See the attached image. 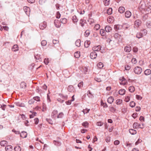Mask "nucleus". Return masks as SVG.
<instances>
[{
	"mask_svg": "<svg viewBox=\"0 0 151 151\" xmlns=\"http://www.w3.org/2000/svg\"><path fill=\"white\" fill-rule=\"evenodd\" d=\"M87 93V95L89 98H92L93 97V95L91 94L90 91H88Z\"/></svg>",
	"mask_w": 151,
	"mask_h": 151,
	"instance_id": "37998d69",
	"label": "nucleus"
},
{
	"mask_svg": "<svg viewBox=\"0 0 151 151\" xmlns=\"http://www.w3.org/2000/svg\"><path fill=\"white\" fill-rule=\"evenodd\" d=\"M8 142L7 141L3 140L0 142V145L3 147L6 146L7 145Z\"/></svg>",
	"mask_w": 151,
	"mask_h": 151,
	"instance_id": "1a4fd4ad",
	"label": "nucleus"
},
{
	"mask_svg": "<svg viewBox=\"0 0 151 151\" xmlns=\"http://www.w3.org/2000/svg\"><path fill=\"white\" fill-rule=\"evenodd\" d=\"M118 11L120 13H122L125 11V8L123 6H120L119 8Z\"/></svg>",
	"mask_w": 151,
	"mask_h": 151,
	"instance_id": "dca6fc26",
	"label": "nucleus"
},
{
	"mask_svg": "<svg viewBox=\"0 0 151 151\" xmlns=\"http://www.w3.org/2000/svg\"><path fill=\"white\" fill-rule=\"evenodd\" d=\"M125 92V90L124 89H121L119 91V94L121 95L124 94Z\"/></svg>",
	"mask_w": 151,
	"mask_h": 151,
	"instance_id": "b1692460",
	"label": "nucleus"
},
{
	"mask_svg": "<svg viewBox=\"0 0 151 151\" xmlns=\"http://www.w3.org/2000/svg\"><path fill=\"white\" fill-rule=\"evenodd\" d=\"M46 120L49 124H53V122L51 119H46Z\"/></svg>",
	"mask_w": 151,
	"mask_h": 151,
	"instance_id": "052dcab7",
	"label": "nucleus"
},
{
	"mask_svg": "<svg viewBox=\"0 0 151 151\" xmlns=\"http://www.w3.org/2000/svg\"><path fill=\"white\" fill-rule=\"evenodd\" d=\"M142 22L140 20L137 19L134 22V26L137 27L141 25Z\"/></svg>",
	"mask_w": 151,
	"mask_h": 151,
	"instance_id": "7ed1b4c3",
	"label": "nucleus"
},
{
	"mask_svg": "<svg viewBox=\"0 0 151 151\" xmlns=\"http://www.w3.org/2000/svg\"><path fill=\"white\" fill-rule=\"evenodd\" d=\"M124 50L125 52H128L131 51V49L130 47L126 46L125 47Z\"/></svg>",
	"mask_w": 151,
	"mask_h": 151,
	"instance_id": "6ab92c4d",
	"label": "nucleus"
},
{
	"mask_svg": "<svg viewBox=\"0 0 151 151\" xmlns=\"http://www.w3.org/2000/svg\"><path fill=\"white\" fill-rule=\"evenodd\" d=\"M27 135V133L25 131H22L20 133V136L22 138H26Z\"/></svg>",
	"mask_w": 151,
	"mask_h": 151,
	"instance_id": "9d476101",
	"label": "nucleus"
},
{
	"mask_svg": "<svg viewBox=\"0 0 151 151\" xmlns=\"http://www.w3.org/2000/svg\"><path fill=\"white\" fill-rule=\"evenodd\" d=\"M74 57L76 58H78L80 56V52L78 51L75 52L74 54Z\"/></svg>",
	"mask_w": 151,
	"mask_h": 151,
	"instance_id": "f704fd0d",
	"label": "nucleus"
},
{
	"mask_svg": "<svg viewBox=\"0 0 151 151\" xmlns=\"http://www.w3.org/2000/svg\"><path fill=\"white\" fill-rule=\"evenodd\" d=\"M147 26L148 28H151V21L147 23Z\"/></svg>",
	"mask_w": 151,
	"mask_h": 151,
	"instance_id": "e2e57ef3",
	"label": "nucleus"
},
{
	"mask_svg": "<svg viewBox=\"0 0 151 151\" xmlns=\"http://www.w3.org/2000/svg\"><path fill=\"white\" fill-rule=\"evenodd\" d=\"M83 71L85 74H86V73L88 71V69L87 68L84 67L83 68Z\"/></svg>",
	"mask_w": 151,
	"mask_h": 151,
	"instance_id": "de8ad7c7",
	"label": "nucleus"
},
{
	"mask_svg": "<svg viewBox=\"0 0 151 151\" xmlns=\"http://www.w3.org/2000/svg\"><path fill=\"white\" fill-rule=\"evenodd\" d=\"M46 1V0H40L39 2L40 4L43 5L44 4Z\"/></svg>",
	"mask_w": 151,
	"mask_h": 151,
	"instance_id": "a18cd8bd",
	"label": "nucleus"
},
{
	"mask_svg": "<svg viewBox=\"0 0 151 151\" xmlns=\"http://www.w3.org/2000/svg\"><path fill=\"white\" fill-rule=\"evenodd\" d=\"M147 31L145 29H144L141 31V32L142 34V35H145L147 33Z\"/></svg>",
	"mask_w": 151,
	"mask_h": 151,
	"instance_id": "a19ab883",
	"label": "nucleus"
},
{
	"mask_svg": "<svg viewBox=\"0 0 151 151\" xmlns=\"http://www.w3.org/2000/svg\"><path fill=\"white\" fill-rule=\"evenodd\" d=\"M35 58L36 60H39L41 59V57L40 55L37 54L36 55H35Z\"/></svg>",
	"mask_w": 151,
	"mask_h": 151,
	"instance_id": "c03bdc74",
	"label": "nucleus"
},
{
	"mask_svg": "<svg viewBox=\"0 0 151 151\" xmlns=\"http://www.w3.org/2000/svg\"><path fill=\"white\" fill-rule=\"evenodd\" d=\"M15 151H21V148L19 146H17L14 148Z\"/></svg>",
	"mask_w": 151,
	"mask_h": 151,
	"instance_id": "473e14b6",
	"label": "nucleus"
},
{
	"mask_svg": "<svg viewBox=\"0 0 151 151\" xmlns=\"http://www.w3.org/2000/svg\"><path fill=\"white\" fill-rule=\"evenodd\" d=\"M131 12L129 11H126L125 13V16L126 18H129L131 16Z\"/></svg>",
	"mask_w": 151,
	"mask_h": 151,
	"instance_id": "6e6552de",
	"label": "nucleus"
},
{
	"mask_svg": "<svg viewBox=\"0 0 151 151\" xmlns=\"http://www.w3.org/2000/svg\"><path fill=\"white\" fill-rule=\"evenodd\" d=\"M73 87L72 85H70L68 87V90L70 92H71L73 91Z\"/></svg>",
	"mask_w": 151,
	"mask_h": 151,
	"instance_id": "412c9836",
	"label": "nucleus"
},
{
	"mask_svg": "<svg viewBox=\"0 0 151 151\" xmlns=\"http://www.w3.org/2000/svg\"><path fill=\"white\" fill-rule=\"evenodd\" d=\"M94 79L95 81L99 82H100L102 81L99 77H96Z\"/></svg>",
	"mask_w": 151,
	"mask_h": 151,
	"instance_id": "864d4df0",
	"label": "nucleus"
},
{
	"mask_svg": "<svg viewBox=\"0 0 151 151\" xmlns=\"http://www.w3.org/2000/svg\"><path fill=\"white\" fill-rule=\"evenodd\" d=\"M114 100V98L112 96L109 97L107 99V101L109 104H112Z\"/></svg>",
	"mask_w": 151,
	"mask_h": 151,
	"instance_id": "ddd939ff",
	"label": "nucleus"
},
{
	"mask_svg": "<svg viewBox=\"0 0 151 151\" xmlns=\"http://www.w3.org/2000/svg\"><path fill=\"white\" fill-rule=\"evenodd\" d=\"M97 56V53L94 51L91 52L90 54V57L92 59H94Z\"/></svg>",
	"mask_w": 151,
	"mask_h": 151,
	"instance_id": "20e7f679",
	"label": "nucleus"
},
{
	"mask_svg": "<svg viewBox=\"0 0 151 151\" xmlns=\"http://www.w3.org/2000/svg\"><path fill=\"white\" fill-rule=\"evenodd\" d=\"M47 27V23L45 22H44L41 23L39 25V27L40 29H44Z\"/></svg>",
	"mask_w": 151,
	"mask_h": 151,
	"instance_id": "f03ea898",
	"label": "nucleus"
},
{
	"mask_svg": "<svg viewBox=\"0 0 151 151\" xmlns=\"http://www.w3.org/2000/svg\"><path fill=\"white\" fill-rule=\"evenodd\" d=\"M5 149L6 151H12V146L11 145H7Z\"/></svg>",
	"mask_w": 151,
	"mask_h": 151,
	"instance_id": "f8f14e48",
	"label": "nucleus"
},
{
	"mask_svg": "<svg viewBox=\"0 0 151 151\" xmlns=\"http://www.w3.org/2000/svg\"><path fill=\"white\" fill-rule=\"evenodd\" d=\"M101 105L104 108H107L108 107V105L106 103L103 102L102 101L101 102Z\"/></svg>",
	"mask_w": 151,
	"mask_h": 151,
	"instance_id": "3c124183",
	"label": "nucleus"
},
{
	"mask_svg": "<svg viewBox=\"0 0 151 151\" xmlns=\"http://www.w3.org/2000/svg\"><path fill=\"white\" fill-rule=\"evenodd\" d=\"M112 9L111 8H109L107 10V13L109 15H110L112 14Z\"/></svg>",
	"mask_w": 151,
	"mask_h": 151,
	"instance_id": "4c0bfd02",
	"label": "nucleus"
},
{
	"mask_svg": "<svg viewBox=\"0 0 151 151\" xmlns=\"http://www.w3.org/2000/svg\"><path fill=\"white\" fill-rule=\"evenodd\" d=\"M12 50L14 52L17 51L19 50V47L17 45H14L12 47Z\"/></svg>",
	"mask_w": 151,
	"mask_h": 151,
	"instance_id": "9b49d317",
	"label": "nucleus"
},
{
	"mask_svg": "<svg viewBox=\"0 0 151 151\" xmlns=\"http://www.w3.org/2000/svg\"><path fill=\"white\" fill-rule=\"evenodd\" d=\"M103 64L101 62H100L97 64V67L99 68H101L103 67Z\"/></svg>",
	"mask_w": 151,
	"mask_h": 151,
	"instance_id": "c756f323",
	"label": "nucleus"
},
{
	"mask_svg": "<svg viewBox=\"0 0 151 151\" xmlns=\"http://www.w3.org/2000/svg\"><path fill=\"white\" fill-rule=\"evenodd\" d=\"M82 125L85 128H87L88 127L89 124L87 122H83L82 124Z\"/></svg>",
	"mask_w": 151,
	"mask_h": 151,
	"instance_id": "a878e982",
	"label": "nucleus"
},
{
	"mask_svg": "<svg viewBox=\"0 0 151 151\" xmlns=\"http://www.w3.org/2000/svg\"><path fill=\"white\" fill-rule=\"evenodd\" d=\"M58 21V20H55L54 21V24L55 25V26L57 28H59L60 27V26L59 24H56L57 22Z\"/></svg>",
	"mask_w": 151,
	"mask_h": 151,
	"instance_id": "bf43d9fd",
	"label": "nucleus"
},
{
	"mask_svg": "<svg viewBox=\"0 0 151 151\" xmlns=\"http://www.w3.org/2000/svg\"><path fill=\"white\" fill-rule=\"evenodd\" d=\"M14 104L17 106L20 107H22L24 106V104L20 103L19 102H16L14 103Z\"/></svg>",
	"mask_w": 151,
	"mask_h": 151,
	"instance_id": "cd10ccee",
	"label": "nucleus"
},
{
	"mask_svg": "<svg viewBox=\"0 0 151 151\" xmlns=\"http://www.w3.org/2000/svg\"><path fill=\"white\" fill-rule=\"evenodd\" d=\"M129 132L131 134L133 135L137 133L136 131L134 129H130L129 130Z\"/></svg>",
	"mask_w": 151,
	"mask_h": 151,
	"instance_id": "5701e85b",
	"label": "nucleus"
},
{
	"mask_svg": "<svg viewBox=\"0 0 151 151\" xmlns=\"http://www.w3.org/2000/svg\"><path fill=\"white\" fill-rule=\"evenodd\" d=\"M90 33L89 30H87L85 31V34H84L85 36L86 37H87L89 35Z\"/></svg>",
	"mask_w": 151,
	"mask_h": 151,
	"instance_id": "09e8293b",
	"label": "nucleus"
},
{
	"mask_svg": "<svg viewBox=\"0 0 151 151\" xmlns=\"http://www.w3.org/2000/svg\"><path fill=\"white\" fill-rule=\"evenodd\" d=\"M33 99H32L31 100L29 101V104H31V103L34 102V100H36L37 101H40V97L38 96H35L33 97Z\"/></svg>",
	"mask_w": 151,
	"mask_h": 151,
	"instance_id": "39448f33",
	"label": "nucleus"
},
{
	"mask_svg": "<svg viewBox=\"0 0 151 151\" xmlns=\"http://www.w3.org/2000/svg\"><path fill=\"white\" fill-rule=\"evenodd\" d=\"M103 124V122H99L96 123V125L99 126H101Z\"/></svg>",
	"mask_w": 151,
	"mask_h": 151,
	"instance_id": "13d9d810",
	"label": "nucleus"
},
{
	"mask_svg": "<svg viewBox=\"0 0 151 151\" xmlns=\"http://www.w3.org/2000/svg\"><path fill=\"white\" fill-rule=\"evenodd\" d=\"M67 21V19L65 18L62 19H60L61 22L63 24H65Z\"/></svg>",
	"mask_w": 151,
	"mask_h": 151,
	"instance_id": "79ce46f5",
	"label": "nucleus"
},
{
	"mask_svg": "<svg viewBox=\"0 0 151 151\" xmlns=\"http://www.w3.org/2000/svg\"><path fill=\"white\" fill-rule=\"evenodd\" d=\"M34 122V123L36 124H38L39 122V119L38 118H36L33 119Z\"/></svg>",
	"mask_w": 151,
	"mask_h": 151,
	"instance_id": "0e129e2a",
	"label": "nucleus"
},
{
	"mask_svg": "<svg viewBox=\"0 0 151 151\" xmlns=\"http://www.w3.org/2000/svg\"><path fill=\"white\" fill-rule=\"evenodd\" d=\"M6 105H0V107L1 108V109L4 111L6 108Z\"/></svg>",
	"mask_w": 151,
	"mask_h": 151,
	"instance_id": "774afa93",
	"label": "nucleus"
},
{
	"mask_svg": "<svg viewBox=\"0 0 151 151\" xmlns=\"http://www.w3.org/2000/svg\"><path fill=\"white\" fill-rule=\"evenodd\" d=\"M75 44L77 46L79 47L81 45V40H77L75 42Z\"/></svg>",
	"mask_w": 151,
	"mask_h": 151,
	"instance_id": "bb28decb",
	"label": "nucleus"
},
{
	"mask_svg": "<svg viewBox=\"0 0 151 151\" xmlns=\"http://www.w3.org/2000/svg\"><path fill=\"white\" fill-rule=\"evenodd\" d=\"M91 43L90 41L89 40H87L85 42L84 46L85 47H88Z\"/></svg>",
	"mask_w": 151,
	"mask_h": 151,
	"instance_id": "f3484780",
	"label": "nucleus"
},
{
	"mask_svg": "<svg viewBox=\"0 0 151 151\" xmlns=\"http://www.w3.org/2000/svg\"><path fill=\"white\" fill-rule=\"evenodd\" d=\"M47 41L45 40H43L41 42V45L42 46H45L47 44Z\"/></svg>",
	"mask_w": 151,
	"mask_h": 151,
	"instance_id": "603ef678",
	"label": "nucleus"
},
{
	"mask_svg": "<svg viewBox=\"0 0 151 151\" xmlns=\"http://www.w3.org/2000/svg\"><path fill=\"white\" fill-rule=\"evenodd\" d=\"M30 112L32 113L31 114L29 115V117L30 118H32L34 117V116H36V112H33L32 113L31 111H30Z\"/></svg>",
	"mask_w": 151,
	"mask_h": 151,
	"instance_id": "c85d7f7f",
	"label": "nucleus"
},
{
	"mask_svg": "<svg viewBox=\"0 0 151 151\" xmlns=\"http://www.w3.org/2000/svg\"><path fill=\"white\" fill-rule=\"evenodd\" d=\"M143 37V35L141 32L137 33L136 35V37L139 39L142 37Z\"/></svg>",
	"mask_w": 151,
	"mask_h": 151,
	"instance_id": "c9c22d12",
	"label": "nucleus"
},
{
	"mask_svg": "<svg viewBox=\"0 0 151 151\" xmlns=\"http://www.w3.org/2000/svg\"><path fill=\"white\" fill-rule=\"evenodd\" d=\"M144 73L146 76L149 75L151 73V70L149 69H146L144 71Z\"/></svg>",
	"mask_w": 151,
	"mask_h": 151,
	"instance_id": "a211bd4d",
	"label": "nucleus"
},
{
	"mask_svg": "<svg viewBox=\"0 0 151 151\" xmlns=\"http://www.w3.org/2000/svg\"><path fill=\"white\" fill-rule=\"evenodd\" d=\"M86 22V21L85 20L81 19L80 20V24L81 25V26L82 27H83L84 25V24Z\"/></svg>",
	"mask_w": 151,
	"mask_h": 151,
	"instance_id": "4be33fe9",
	"label": "nucleus"
},
{
	"mask_svg": "<svg viewBox=\"0 0 151 151\" xmlns=\"http://www.w3.org/2000/svg\"><path fill=\"white\" fill-rule=\"evenodd\" d=\"M129 105L131 107H133L135 106V103L134 102L132 101L130 102Z\"/></svg>",
	"mask_w": 151,
	"mask_h": 151,
	"instance_id": "5fc2aeb1",
	"label": "nucleus"
},
{
	"mask_svg": "<svg viewBox=\"0 0 151 151\" xmlns=\"http://www.w3.org/2000/svg\"><path fill=\"white\" fill-rule=\"evenodd\" d=\"M73 22L74 23L77 22L78 21V19H77L76 17V16H74L72 18Z\"/></svg>",
	"mask_w": 151,
	"mask_h": 151,
	"instance_id": "ea45409f",
	"label": "nucleus"
},
{
	"mask_svg": "<svg viewBox=\"0 0 151 151\" xmlns=\"http://www.w3.org/2000/svg\"><path fill=\"white\" fill-rule=\"evenodd\" d=\"M83 82H80L78 84V86L80 88H81L83 86Z\"/></svg>",
	"mask_w": 151,
	"mask_h": 151,
	"instance_id": "69168bd1",
	"label": "nucleus"
},
{
	"mask_svg": "<svg viewBox=\"0 0 151 151\" xmlns=\"http://www.w3.org/2000/svg\"><path fill=\"white\" fill-rule=\"evenodd\" d=\"M114 29L116 31L122 29V25L117 24L114 26Z\"/></svg>",
	"mask_w": 151,
	"mask_h": 151,
	"instance_id": "0eeeda50",
	"label": "nucleus"
},
{
	"mask_svg": "<svg viewBox=\"0 0 151 151\" xmlns=\"http://www.w3.org/2000/svg\"><path fill=\"white\" fill-rule=\"evenodd\" d=\"M90 111V109L86 108L85 109H84L83 111V112L84 114H87Z\"/></svg>",
	"mask_w": 151,
	"mask_h": 151,
	"instance_id": "680f3d73",
	"label": "nucleus"
},
{
	"mask_svg": "<svg viewBox=\"0 0 151 151\" xmlns=\"http://www.w3.org/2000/svg\"><path fill=\"white\" fill-rule=\"evenodd\" d=\"M20 87L22 88H24L26 87V83L24 82H22L20 85Z\"/></svg>",
	"mask_w": 151,
	"mask_h": 151,
	"instance_id": "7c9ffc66",
	"label": "nucleus"
},
{
	"mask_svg": "<svg viewBox=\"0 0 151 151\" xmlns=\"http://www.w3.org/2000/svg\"><path fill=\"white\" fill-rule=\"evenodd\" d=\"M105 30L107 32H109L112 29L111 27L109 26H107L105 27Z\"/></svg>",
	"mask_w": 151,
	"mask_h": 151,
	"instance_id": "2eb2a0df",
	"label": "nucleus"
},
{
	"mask_svg": "<svg viewBox=\"0 0 151 151\" xmlns=\"http://www.w3.org/2000/svg\"><path fill=\"white\" fill-rule=\"evenodd\" d=\"M110 0H104V4L105 6H108L109 4V2Z\"/></svg>",
	"mask_w": 151,
	"mask_h": 151,
	"instance_id": "58836bf2",
	"label": "nucleus"
},
{
	"mask_svg": "<svg viewBox=\"0 0 151 151\" xmlns=\"http://www.w3.org/2000/svg\"><path fill=\"white\" fill-rule=\"evenodd\" d=\"M63 115V114L62 112L60 113L57 116L58 118H62Z\"/></svg>",
	"mask_w": 151,
	"mask_h": 151,
	"instance_id": "4d7b16f0",
	"label": "nucleus"
},
{
	"mask_svg": "<svg viewBox=\"0 0 151 151\" xmlns=\"http://www.w3.org/2000/svg\"><path fill=\"white\" fill-rule=\"evenodd\" d=\"M129 90L130 92L132 93L135 91V88L133 86H132L129 87Z\"/></svg>",
	"mask_w": 151,
	"mask_h": 151,
	"instance_id": "2f4dec72",
	"label": "nucleus"
},
{
	"mask_svg": "<svg viewBox=\"0 0 151 151\" xmlns=\"http://www.w3.org/2000/svg\"><path fill=\"white\" fill-rule=\"evenodd\" d=\"M142 71V69L139 66L136 67L134 69V72L135 74H140Z\"/></svg>",
	"mask_w": 151,
	"mask_h": 151,
	"instance_id": "f257e3e1",
	"label": "nucleus"
},
{
	"mask_svg": "<svg viewBox=\"0 0 151 151\" xmlns=\"http://www.w3.org/2000/svg\"><path fill=\"white\" fill-rule=\"evenodd\" d=\"M35 148L32 145H30L29 146V151H34Z\"/></svg>",
	"mask_w": 151,
	"mask_h": 151,
	"instance_id": "49530a36",
	"label": "nucleus"
},
{
	"mask_svg": "<svg viewBox=\"0 0 151 151\" xmlns=\"http://www.w3.org/2000/svg\"><path fill=\"white\" fill-rule=\"evenodd\" d=\"M122 103V100L120 99H117L116 101V103L117 105H120Z\"/></svg>",
	"mask_w": 151,
	"mask_h": 151,
	"instance_id": "e433bc0d",
	"label": "nucleus"
},
{
	"mask_svg": "<svg viewBox=\"0 0 151 151\" xmlns=\"http://www.w3.org/2000/svg\"><path fill=\"white\" fill-rule=\"evenodd\" d=\"M131 62L134 64H136L137 62L136 59L134 58H133L132 59Z\"/></svg>",
	"mask_w": 151,
	"mask_h": 151,
	"instance_id": "338daca9",
	"label": "nucleus"
},
{
	"mask_svg": "<svg viewBox=\"0 0 151 151\" xmlns=\"http://www.w3.org/2000/svg\"><path fill=\"white\" fill-rule=\"evenodd\" d=\"M28 8V7L27 6H24L23 7L24 10L27 15H28V12H27Z\"/></svg>",
	"mask_w": 151,
	"mask_h": 151,
	"instance_id": "6e6d98bb",
	"label": "nucleus"
},
{
	"mask_svg": "<svg viewBox=\"0 0 151 151\" xmlns=\"http://www.w3.org/2000/svg\"><path fill=\"white\" fill-rule=\"evenodd\" d=\"M138 124L137 122H134L133 125V128L134 129H136L138 128Z\"/></svg>",
	"mask_w": 151,
	"mask_h": 151,
	"instance_id": "8fccbe9b",
	"label": "nucleus"
},
{
	"mask_svg": "<svg viewBox=\"0 0 151 151\" xmlns=\"http://www.w3.org/2000/svg\"><path fill=\"white\" fill-rule=\"evenodd\" d=\"M58 111L57 110H55L52 112L51 116L52 118H55V115L57 114Z\"/></svg>",
	"mask_w": 151,
	"mask_h": 151,
	"instance_id": "aec40b11",
	"label": "nucleus"
},
{
	"mask_svg": "<svg viewBox=\"0 0 151 151\" xmlns=\"http://www.w3.org/2000/svg\"><path fill=\"white\" fill-rule=\"evenodd\" d=\"M148 17V15L147 14H145L144 15L142 16V20L144 21H145L147 20Z\"/></svg>",
	"mask_w": 151,
	"mask_h": 151,
	"instance_id": "72a5a7b5",
	"label": "nucleus"
},
{
	"mask_svg": "<svg viewBox=\"0 0 151 151\" xmlns=\"http://www.w3.org/2000/svg\"><path fill=\"white\" fill-rule=\"evenodd\" d=\"M100 33L102 36H104L106 35V32L103 29H101L100 30Z\"/></svg>",
	"mask_w": 151,
	"mask_h": 151,
	"instance_id": "393cba45",
	"label": "nucleus"
},
{
	"mask_svg": "<svg viewBox=\"0 0 151 151\" xmlns=\"http://www.w3.org/2000/svg\"><path fill=\"white\" fill-rule=\"evenodd\" d=\"M129 26L127 23L124 24L122 25V29L123 30L124 29H127Z\"/></svg>",
	"mask_w": 151,
	"mask_h": 151,
	"instance_id": "4468645a",
	"label": "nucleus"
},
{
	"mask_svg": "<svg viewBox=\"0 0 151 151\" xmlns=\"http://www.w3.org/2000/svg\"><path fill=\"white\" fill-rule=\"evenodd\" d=\"M101 47L100 45L97 46H94L93 48V51H99L101 50Z\"/></svg>",
	"mask_w": 151,
	"mask_h": 151,
	"instance_id": "423d86ee",
	"label": "nucleus"
}]
</instances>
